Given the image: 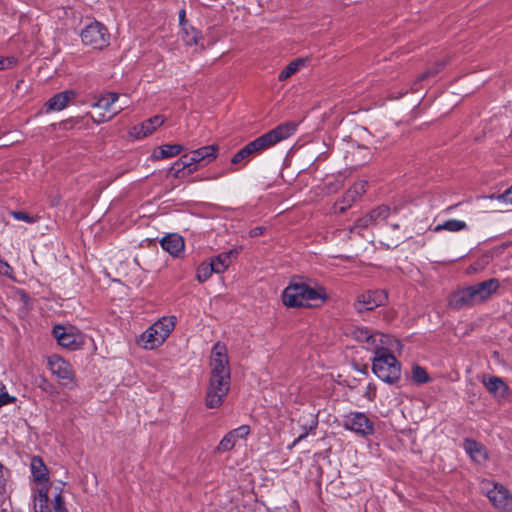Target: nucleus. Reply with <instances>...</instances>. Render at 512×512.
<instances>
[{
  "mask_svg": "<svg viewBox=\"0 0 512 512\" xmlns=\"http://www.w3.org/2000/svg\"><path fill=\"white\" fill-rule=\"evenodd\" d=\"M53 509H54V512H67V509L65 508V505H64L63 497L61 496L60 493H58L54 497Z\"/></svg>",
  "mask_w": 512,
  "mask_h": 512,
  "instance_id": "4c0bfd02",
  "label": "nucleus"
},
{
  "mask_svg": "<svg viewBox=\"0 0 512 512\" xmlns=\"http://www.w3.org/2000/svg\"><path fill=\"white\" fill-rule=\"evenodd\" d=\"M499 281L495 278L464 287L454 292L449 298V306L453 309H462L482 303L498 290Z\"/></svg>",
  "mask_w": 512,
  "mask_h": 512,
  "instance_id": "7ed1b4c3",
  "label": "nucleus"
},
{
  "mask_svg": "<svg viewBox=\"0 0 512 512\" xmlns=\"http://www.w3.org/2000/svg\"><path fill=\"white\" fill-rule=\"evenodd\" d=\"M161 247L172 257L178 258L184 255L185 242L178 234H169L162 238Z\"/></svg>",
  "mask_w": 512,
  "mask_h": 512,
  "instance_id": "4be33fe9",
  "label": "nucleus"
},
{
  "mask_svg": "<svg viewBox=\"0 0 512 512\" xmlns=\"http://www.w3.org/2000/svg\"><path fill=\"white\" fill-rule=\"evenodd\" d=\"M412 379L417 384H424L430 381V377L426 370L418 365L412 369Z\"/></svg>",
  "mask_w": 512,
  "mask_h": 512,
  "instance_id": "473e14b6",
  "label": "nucleus"
},
{
  "mask_svg": "<svg viewBox=\"0 0 512 512\" xmlns=\"http://www.w3.org/2000/svg\"><path fill=\"white\" fill-rule=\"evenodd\" d=\"M30 470H31L33 479L37 483L44 484L49 481L48 469L40 457H38V456L32 457L31 463H30Z\"/></svg>",
  "mask_w": 512,
  "mask_h": 512,
  "instance_id": "393cba45",
  "label": "nucleus"
},
{
  "mask_svg": "<svg viewBox=\"0 0 512 512\" xmlns=\"http://www.w3.org/2000/svg\"><path fill=\"white\" fill-rule=\"evenodd\" d=\"M481 381L494 398L498 400L507 398L509 388L501 378L491 375H483Z\"/></svg>",
  "mask_w": 512,
  "mask_h": 512,
  "instance_id": "aec40b11",
  "label": "nucleus"
},
{
  "mask_svg": "<svg viewBox=\"0 0 512 512\" xmlns=\"http://www.w3.org/2000/svg\"><path fill=\"white\" fill-rule=\"evenodd\" d=\"M81 39L87 46L94 49H103L109 45L110 34L102 23L95 21L82 30Z\"/></svg>",
  "mask_w": 512,
  "mask_h": 512,
  "instance_id": "f8f14e48",
  "label": "nucleus"
},
{
  "mask_svg": "<svg viewBox=\"0 0 512 512\" xmlns=\"http://www.w3.org/2000/svg\"><path fill=\"white\" fill-rule=\"evenodd\" d=\"M53 335L60 346L69 350H78L85 343L82 332L72 325H56Z\"/></svg>",
  "mask_w": 512,
  "mask_h": 512,
  "instance_id": "9b49d317",
  "label": "nucleus"
},
{
  "mask_svg": "<svg viewBox=\"0 0 512 512\" xmlns=\"http://www.w3.org/2000/svg\"><path fill=\"white\" fill-rule=\"evenodd\" d=\"M210 377L230 379L228 350L224 343L214 344L210 355Z\"/></svg>",
  "mask_w": 512,
  "mask_h": 512,
  "instance_id": "1a4fd4ad",
  "label": "nucleus"
},
{
  "mask_svg": "<svg viewBox=\"0 0 512 512\" xmlns=\"http://www.w3.org/2000/svg\"><path fill=\"white\" fill-rule=\"evenodd\" d=\"M390 214V209L387 206H380L374 209L371 213L363 216L358 219L355 225L350 229V233H357L359 235L363 234V231L373 226L380 225L383 221H385Z\"/></svg>",
  "mask_w": 512,
  "mask_h": 512,
  "instance_id": "dca6fc26",
  "label": "nucleus"
},
{
  "mask_svg": "<svg viewBox=\"0 0 512 512\" xmlns=\"http://www.w3.org/2000/svg\"><path fill=\"white\" fill-rule=\"evenodd\" d=\"M349 334L351 338L363 344L365 349L373 353L381 349H394L399 346V342L391 336L379 332L373 333L362 326L352 328Z\"/></svg>",
  "mask_w": 512,
  "mask_h": 512,
  "instance_id": "0eeeda50",
  "label": "nucleus"
},
{
  "mask_svg": "<svg viewBox=\"0 0 512 512\" xmlns=\"http://www.w3.org/2000/svg\"><path fill=\"white\" fill-rule=\"evenodd\" d=\"M491 199L495 198L499 202L504 204H512V186L508 188L504 193L498 195V196H491Z\"/></svg>",
  "mask_w": 512,
  "mask_h": 512,
  "instance_id": "f704fd0d",
  "label": "nucleus"
},
{
  "mask_svg": "<svg viewBox=\"0 0 512 512\" xmlns=\"http://www.w3.org/2000/svg\"><path fill=\"white\" fill-rule=\"evenodd\" d=\"M218 153V146L207 145L182 155L170 168L176 178L196 172L199 168L213 162Z\"/></svg>",
  "mask_w": 512,
  "mask_h": 512,
  "instance_id": "20e7f679",
  "label": "nucleus"
},
{
  "mask_svg": "<svg viewBox=\"0 0 512 512\" xmlns=\"http://www.w3.org/2000/svg\"><path fill=\"white\" fill-rule=\"evenodd\" d=\"M306 67V60L302 58L295 59L291 61L287 66H285L278 75L279 81H286L294 74L302 70Z\"/></svg>",
  "mask_w": 512,
  "mask_h": 512,
  "instance_id": "cd10ccee",
  "label": "nucleus"
},
{
  "mask_svg": "<svg viewBox=\"0 0 512 512\" xmlns=\"http://www.w3.org/2000/svg\"><path fill=\"white\" fill-rule=\"evenodd\" d=\"M185 17H186V12L185 10H180L179 11V22L182 26H185Z\"/></svg>",
  "mask_w": 512,
  "mask_h": 512,
  "instance_id": "c03bdc74",
  "label": "nucleus"
},
{
  "mask_svg": "<svg viewBox=\"0 0 512 512\" xmlns=\"http://www.w3.org/2000/svg\"><path fill=\"white\" fill-rule=\"evenodd\" d=\"M48 367L53 375L58 379L65 381L63 384L74 383V371L69 362L58 355L48 357Z\"/></svg>",
  "mask_w": 512,
  "mask_h": 512,
  "instance_id": "a211bd4d",
  "label": "nucleus"
},
{
  "mask_svg": "<svg viewBox=\"0 0 512 512\" xmlns=\"http://www.w3.org/2000/svg\"><path fill=\"white\" fill-rule=\"evenodd\" d=\"M249 425H241L226 433L218 443L216 450L219 453L231 451L234 447L245 444L249 434Z\"/></svg>",
  "mask_w": 512,
  "mask_h": 512,
  "instance_id": "2eb2a0df",
  "label": "nucleus"
},
{
  "mask_svg": "<svg viewBox=\"0 0 512 512\" xmlns=\"http://www.w3.org/2000/svg\"><path fill=\"white\" fill-rule=\"evenodd\" d=\"M230 390V379L209 377L205 393V405L209 409L220 408Z\"/></svg>",
  "mask_w": 512,
  "mask_h": 512,
  "instance_id": "9d476101",
  "label": "nucleus"
},
{
  "mask_svg": "<svg viewBox=\"0 0 512 512\" xmlns=\"http://www.w3.org/2000/svg\"><path fill=\"white\" fill-rule=\"evenodd\" d=\"M481 489L494 508L503 512L512 510V496L502 484L484 480L481 483Z\"/></svg>",
  "mask_w": 512,
  "mask_h": 512,
  "instance_id": "6e6552de",
  "label": "nucleus"
},
{
  "mask_svg": "<svg viewBox=\"0 0 512 512\" xmlns=\"http://www.w3.org/2000/svg\"><path fill=\"white\" fill-rule=\"evenodd\" d=\"M183 149V146L180 144H165L154 149L150 158L153 161H158L165 158L174 157L180 154Z\"/></svg>",
  "mask_w": 512,
  "mask_h": 512,
  "instance_id": "a878e982",
  "label": "nucleus"
},
{
  "mask_svg": "<svg viewBox=\"0 0 512 512\" xmlns=\"http://www.w3.org/2000/svg\"><path fill=\"white\" fill-rule=\"evenodd\" d=\"M165 122V117L162 115H155L140 124L133 126L128 134L131 138L140 140L152 133H154Z\"/></svg>",
  "mask_w": 512,
  "mask_h": 512,
  "instance_id": "6ab92c4d",
  "label": "nucleus"
},
{
  "mask_svg": "<svg viewBox=\"0 0 512 512\" xmlns=\"http://www.w3.org/2000/svg\"><path fill=\"white\" fill-rule=\"evenodd\" d=\"M317 425V420L316 418H314L311 422V425L309 427V429L305 428L303 433L300 434L294 441L293 443L291 444V446L289 447L290 449L293 448L294 446H296L300 441H302L304 438L307 437V435L309 434V431L314 429Z\"/></svg>",
  "mask_w": 512,
  "mask_h": 512,
  "instance_id": "e433bc0d",
  "label": "nucleus"
},
{
  "mask_svg": "<svg viewBox=\"0 0 512 512\" xmlns=\"http://www.w3.org/2000/svg\"><path fill=\"white\" fill-rule=\"evenodd\" d=\"M393 349H381L375 351L372 370L374 374L386 383H395L401 376V365L391 353Z\"/></svg>",
  "mask_w": 512,
  "mask_h": 512,
  "instance_id": "423d86ee",
  "label": "nucleus"
},
{
  "mask_svg": "<svg viewBox=\"0 0 512 512\" xmlns=\"http://www.w3.org/2000/svg\"><path fill=\"white\" fill-rule=\"evenodd\" d=\"M237 253H238L237 249H232V250L221 253V254L209 259V261L211 262V264L213 266L215 273L220 274V273L225 272L231 263V261H230L231 256L234 254H237Z\"/></svg>",
  "mask_w": 512,
  "mask_h": 512,
  "instance_id": "bb28decb",
  "label": "nucleus"
},
{
  "mask_svg": "<svg viewBox=\"0 0 512 512\" xmlns=\"http://www.w3.org/2000/svg\"><path fill=\"white\" fill-rule=\"evenodd\" d=\"M11 273L12 268L10 267V265L5 261L0 260V274L5 276H11Z\"/></svg>",
  "mask_w": 512,
  "mask_h": 512,
  "instance_id": "ea45409f",
  "label": "nucleus"
},
{
  "mask_svg": "<svg viewBox=\"0 0 512 512\" xmlns=\"http://www.w3.org/2000/svg\"><path fill=\"white\" fill-rule=\"evenodd\" d=\"M76 93L73 90H66L55 94L45 104L46 112L61 111L74 99Z\"/></svg>",
  "mask_w": 512,
  "mask_h": 512,
  "instance_id": "5701e85b",
  "label": "nucleus"
},
{
  "mask_svg": "<svg viewBox=\"0 0 512 512\" xmlns=\"http://www.w3.org/2000/svg\"><path fill=\"white\" fill-rule=\"evenodd\" d=\"M297 130V124L294 122H286L276 126L274 129L259 136L253 141L246 144L231 159L232 164H239L243 160L251 156L259 154L281 141H284L294 135Z\"/></svg>",
  "mask_w": 512,
  "mask_h": 512,
  "instance_id": "f257e3e1",
  "label": "nucleus"
},
{
  "mask_svg": "<svg viewBox=\"0 0 512 512\" xmlns=\"http://www.w3.org/2000/svg\"><path fill=\"white\" fill-rule=\"evenodd\" d=\"M74 122L75 120L74 119H71V120H66V121H63L61 123H58V124H52L50 127L52 129H56V127H63V128H66L67 125L70 123V122Z\"/></svg>",
  "mask_w": 512,
  "mask_h": 512,
  "instance_id": "a19ab883",
  "label": "nucleus"
},
{
  "mask_svg": "<svg viewBox=\"0 0 512 512\" xmlns=\"http://www.w3.org/2000/svg\"><path fill=\"white\" fill-rule=\"evenodd\" d=\"M16 400L15 397L10 396L5 390L4 386L0 387V407L13 403Z\"/></svg>",
  "mask_w": 512,
  "mask_h": 512,
  "instance_id": "c9c22d12",
  "label": "nucleus"
},
{
  "mask_svg": "<svg viewBox=\"0 0 512 512\" xmlns=\"http://www.w3.org/2000/svg\"><path fill=\"white\" fill-rule=\"evenodd\" d=\"M463 448L475 463L483 464L488 459L486 448L474 440L466 439L463 443Z\"/></svg>",
  "mask_w": 512,
  "mask_h": 512,
  "instance_id": "b1692460",
  "label": "nucleus"
},
{
  "mask_svg": "<svg viewBox=\"0 0 512 512\" xmlns=\"http://www.w3.org/2000/svg\"><path fill=\"white\" fill-rule=\"evenodd\" d=\"M118 99L119 95L115 92H107L96 98L91 106L94 109L100 110V112L97 116L89 114L92 121L96 124H100L111 120L115 115H117L123 109L121 107L117 111L112 110L113 105L118 101Z\"/></svg>",
  "mask_w": 512,
  "mask_h": 512,
  "instance_id": "ddd939ff",
  "label": "nucleus"
},
{
  "mask_svg": "<svg viewBox=\"0 0 512 512\" xmlns=\"http://www.w3.org/2000/svg\"><path fill=\"white\" fill-rule=\"evenodd\" d=\"M176 323L177 318L174 315L161 317L137 337V345L145 350L160 347L173 332Z\"/></svg>",
  "mask_w": 512,
  "mask_h": 512,
  "instance_id": "39448f33",
  "label": "nucleus"
},
{
  "mask_svg": "<svg viewBox=\"0 0 512 512\" xmlns=\"http://www.w3.org/2000/svg\"><path fill=\"white\" fill-rule=\"evenodd\" d=\"M16 64L14 57H2L0 56V70L8 69Z\"/></svg>",
  "mask_w": 512,
  "mask_h": 512,
  "instance_id": "58836bf2",
  "label": "nucleus"
},
{
  "mask_svg": "<svg viewBox=\"0 0 512 512\" xmlns=\"http://www.w3.org/2000/svg\"><path fill=\"white\" fill-rule=\"evenodd\" d=\"M327 300V294L322 286H311L308 283L294 279L283 290L282 302L286 307H318Z\"/></svg>",
  "mask_w": 512,
  "mask_h": 512,
  "instance_id": "f03ea898",
  "label": "nucleus"
},
{
  "mask_svg": "<svg viewBox=\"0 0 512 512\" xmlns=\"http://www.w3.org/2000/svg\"><path fill=\"white\" fill-rule=\"evenodd\" d=\"M215 273L213 266L209 260L202 262L196 270V279L203 283L207 281L212 274Z\"/></svg>",
  "mask_w": 512,
  "mask_h": 512,
  "instance_id": "7c9ffc66",
  "label": "nucleus"
},
{
  "mask_svg": "<svg viewBox=\"0 0 512 512\" xmlns=\"http://www.w3.org/2000/svg\"><path fill=\"white\" fill-rule=\"evenodd\" d=\"M343 427L361 437H368L375 432L374 423L363 412H350L344 416Z\"/></svg>",
  "mask_w": 512,
  "mask_h": 512,
  "instance_id": "4468645a",
  "label": "nucleus"
},
{
  "mask_svg": "<svg viewBox=\"0 0 512 512\" xmlns=\"http://www.w3.org/2000/svg\"><path fill=\"white\" fill-rule=\"evenodd\" d=\"M467 225L464 221L458 219H449L442 224H438L434 227V231L438 232L441 230H446L450 232H458L466 229Z\"/></svg>",
  "mask_w": 512,
  "mask_h": 512,
  "instance_id": "c756f323",
  "label": "nucleus"
},
{
  "mask_svg": "<svg viewBox=\"0 0 512 512\" xmlns=\"http://www.w3.org/2000/svg\"><path fill=\"white\" fill-rule=\"evenodd\" d=\"M34 512H51L47 488H39L34 494Z\"/></svg>",
  "mask_w": 512,
  "mask_h": 512,
  "instance_id": "c85d7f7f",
  "label": "nucleus"
},
{
  "mask_svg": "<svg viewBox=\"0 0 512 512\" xmlns=\"http://www.w3.org/2000/svg\"><path fill=\"white\" fill-rule=\"evenodd\" d=\"M183 32V41L189 46L197 45L202 38L201 33L193 27L183 26Z\"/></svg>",
  "mask_w": 512,
  "mask_h": 512,
  "instance_id": "2f4dec72",
  "label": "nucleus"
},
{
  "mask_svg": "<svg viewBox=\"0 0 512 512\" xmlns=\"http://www.w3.org/2000/svg\"><path fill=\"white\" fill-rule=\"evenodd\" d=\"M263 233V228L262 227H255L253 228L251 231H250V235L252 237H256V236H259Z\"/></svg>",
  "mask_w": 512,
  "mask_h": 512,
  "instance_id": "79ce46f5",
  "label": "nucleus"
},
{
  "mask_svg": "<svg viewBox=\"0 0 512 512\" xmlns=\"http://www.w3.org/2000/svg\"><path fill=\"white\" fill-rule=\"evenodd\" d=\"M5 480H6L5 469H4L3 465L0 463V486H2L4 484Z\"/></svg>",
  "mask_w": 512,
  "mask_h": 512,
  "instance_id": "37998d69",
  "label": "nucleus"
},
{
  "mask_svg": "<svg viewBox=\"0 0 512 512\" xmlns=\"http://www.w3.org/2000/svg\"><path fill=\"white\" fill-rule=\"evenodd\" d=\"M367 182L360 180L355 182L344 194L341 203L336 205V209L340 212L345 211L358 198L366 192Z\"/></svg>",
  "mask_w": 512,
  "mask_h": 512,
  "instance_id": "412c9836",
  "label": "nucleus"
},
{
  "mask_svg": "<svg viewBox=\"0 0 512 512\" xmlns=\"http://www.w3.org/2000/svg\"><path fill=\"white\" fill-rule=\"evenodd\" d=\"M11 216L17 221L33 224L38 220L37 216L30 215L24 211H12Z\"/></svg>",
  "mask_w": 512,
  "mask_h": 512,
  "instance_id": "72a5a7b5",
  "label": "nucleus"
},
{
  "mask_svg": "<svg viewBox=\"0 0 512 512\" xmlns=\"http://www.w3.org/2000/svg\"><path fill=\"white\" fill-rule=\"evenodd\" d=\"M386 301L387 294L384 290H371L357 297L355 308L358 312L370 311L384 305Z\"/></svg>",
  "mask_w": 512,
  "mask_h": 512,
  "instance_id": "f3484780",
  "label": "nucleus"
}]
</instances>
